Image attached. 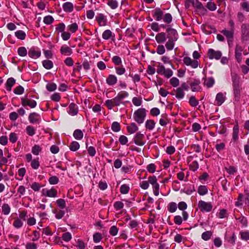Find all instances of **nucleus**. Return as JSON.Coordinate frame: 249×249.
<instances>
[{
    "label": "nucleus",
    "instance_id": "nucleus-40",
    "mask_svg": "<svg viewBox=\"0 0 249 249\" xmlns=\"http://www.w3.org/2000/svg\"><path fill=\"white\" fill-rule=\"evenodd\" d=\"M112 36V33L110 30H105L102 34V37L106 40L109 39Z\"/></svg>",
    "mask_w": 249,
    "mask_h": 249
},
{
    "label": "nucleus",
    "instance_id": "nucleus-39",
    "mask_svg": "<svg viewBox=\"0 0 249 249\" xmlns=\"http://www.w3.org/2000/svg\"><path fill=\"white\" fill-rule=\"evenodd\" d=\"M176 40H173L168 39V40L165 44V47L168 50H172L173 49L175 46V42Z\"/></svg>",
    "mask_w": 249,
    "mask_h": 249
},
{
    "label": "nucleus",
    "instance_id": "nucleus-49",
    "mask_svg": "<svg viewBox=\"0 0 249 249\" xmlns=\"http://www.w3.org/2000/svg\"><path fill=\"white\" fill-rule=\"evenodd\" d=\"M189 103L191 106L192 107H195L198 104V101L196 99L195 96H191L189 101Z\"/></svg>",
    "mask_w": 249,
    "mask_h": 249
},
{
    "label": "nucleus",
    "instance_id": "nucleus-7",
    "mask_svg": "<svg viewBox=\"0 0 249 249\" xmlns=\"http://www.w3.org/2000/svg\"><path fill=\"white\" fill-rule=\"evenodd\" d=\"M21 100V104L22 106L24 107L28 106L31 108H34L36 106V102L34 100H31L28 99L27 95H26L24 97L22 98Z\"/></svg>",
    "mask_w": 249,
    "mask_h": 249
},
{
    "label": "nucleus",
    "instance_id": "nucleus-22",
    "mask_svg": "<svg viewBox=\"0 0 249 249\" xmlns=\"http://www.w3.org/2000/svg\"><path fill=\"white\" fill-rule=\"evenodd\" d=\"M60 51L62 54L65 55H70L72 53L71 49L67 46H62Z\"/></svg>",
    "mask_w": 249,
    "mask_h": 249
},
{
    "label": "nucleus",
    "instance_id": "nucleus-61",
    "mask_svg": "<svg viewBox=\"0 0 249 249\" xmlns=\"http://www.w3.org/2000/svg\"><path fill=\"white\" fill-rule=\"evenodd\" d=\"M218 216L221 219L227 217V211L224 209L220 210L218 213Z\"/></svg>",
    "mask_w": 249,
    "mask_h": 249
},
{
    "label": "nucleus",
    "instance_id": "nucleus-33",
    "mask_svg": "<svg viewBox=\"0 0 249 249\" xmlns=\"http://www.w3.org/2000/svg\"><path fill=\"white\" fill-rule=\"evenodd\" d=\"M239 127L237 124L235 125L233 128L232 138L234 141L238 139Z\"/></svg>",
    "mask_w": 249,
    "mask_h": 249
},
{
    "label": "nucleus",
    "instance_id": "nucleus-29",
    "mask_svg": "<svg viewBox=\"0 0 249 249\" xmlns=\"http://www.w3.org/2000/svg\"><path fill=\"white\" fill-rule=\"evenodd\" d=\"M176 97L178 99H182L185 95V93L181 88H178L176 90Z\"/></svg>",
    "mask_w": 249,
    "mask_h": 249
},
{
    "label": "nucleus",
    "instance_id": "nucleus-53",
    "mask_svg": "<svg viewBox=\"0 0 249 249\" xmlns=\"http://www.w3.org/2000/svg\"><path fill=\"white\" fill-rule=\"evenodd\" d=\"M102 239V235L100 233L96 232L93 236V239L95 243L99 242Z\"/></svg>",
    "mask_w": 249,
    "mask_h": 249
},
{
    "label": "nucleus",
    "instance_id": "nucleus-14",
    "mask_svg": "<svg viewBox=\"0 0 249 249\" xmlns=\"http://www.w3.org/2000/svg\"><path fill=\"white\" fill-rule=\"evenodd\" d=\"M29 120L31 123H39L40 122V116L38 114L33 112L29 115Z\"/></svg>",
    "mask_w": 249,
    "mask_h": 249
},
{
    "label": "nucleus",
    "instance_id": "nucleus-19",
    "mask_svg": "<svg viewBox=\"0 0 249 249\" xmlns=\"http://www.w3.org/2000/svg\"><path fill=\"white\" fill-rule=\"evenodd\" d=\"M166 39V34L164 32L158 33L155 37V39L158 43L164 42Z\"/></svg>",
    "mask_w": 249,
    "mask_h": 249
},
{
    "label": "nucleus",
    "instance_id": "nucleus-27",
    "mask_svg": "<svg viewBox=\"0 0 249 249\" xmlns=\"http://www.w3.org/2000/svg\"><path fill=\"white\" fill-rule=\"evenodd\" d=\"M127 130L129 134H133L138 130V127L134 123H133L130 125L127 126Z\"/></svg>",
    "mask_w": 249,
    "mask_h": 249
},
{
    "label": "nucleus",
    "instance_id": "nucleus-9",
    "mask_svg": "<svg viewBox=\"0 0 249 249\" xmlns=\"http://www.w3.org/2000/svg\"><path fill=\"white\" fill-rule=\"evenodd\" d=\"M120 104L121 103L116 97L112 99L107 100L105 103L108 109H111L114 107L119 106Z\"/></svg>",
    "mask_w": 249,
    "mask_h": 249
},
{
    "label": "nucleus",
    "instance_id": "nucleus-63",
    "mask_svg": "<svg viewBox=\"0 0 249 249\" xmlns=\"http://www.w3.org/2000/svg\"><path fill=\"white\" fill-rule=\"evenodd\" d=\"M118 232V229L116 226H112L111 227L110 230H109V233L112 236H114L116 235Z\"/></svg>",
    "mask_w": 249,
    "mask_h": 249
},
{
    "label": "nucleus",
    "instance_id": "nucleus-28",
    "mask_svg": "<svg viewBox=\"0 0 249 249\" xmlns=\"http://www.w3.org/2000/svg\"><path fill=\"white\" fill-rule=\"evenodd\" d=\"M43 66L47 70H50L53 66V62L51 60H45L42 61Z\"/></svg>",
    "mask_w": 249,
    "mask_h": 249
},
{
    "label": "nucleus",
    "instance_id": "nucleus-3",
    "mask_svg": "<svg viewBox=\"0 0 249 249\" xmlns=\"http://www.w3.org/2000/svg\"><path fill=\"white\" fill-rule=\"evenodd\" d=\"M198 207L201 212H210L213 209V205L211 202H206L203 200L198 201Z\"/></svg>",
    "mask_w": 249,
    "mask_h": 249
},
{
    "label": "nucleus",
    "instance_id": "nucleus-4",
    "mask_svg": "<svg viewBox=\"0 0 249 249\" xmlns=\"http://www.w3.org/2000/svg\"><path fill=\"white\" fill-rule=\"evenodd\" d=\"M148 182L153 186L154 194L158 196L159 194L160 185L157 183V179L155 176H150L148 179Z\"/></svg>",
    "mask_w": 249,
    "mask_h": 249
},
{
    "label": "nucleus",
    "instance_id": "nucleus-55",
    "mask_svg": "<svg viewBox=\"0 0 249 249\" xmlns=\"http://www.w3.org/2000/svg\"><path fill=\"white\" fill-rule=\"evenodd\" d=\"M24 88L21 86H18L14 89V92L16 94L20 95L24 92Z\"/></svg>",
    "mask_w": 249,
    "mask_h": 249
},
{
    "label": "nucleus",
    "instance_id": "nucleus-18",
    "mask_svg": "<svg viewBox=\"0 0 249 249\" xmlns=\"http://www.w3.org/2000/svg\"><path fill=\"white\" fill-rule=\"evenodd\" d=\"M200 82L198 80H194L193 82H192L190 84V86L191 88V89L193 91H198L200 89V87L199 86Z\"/></svg>",
    "mask_w": 249,
    "mask_h": 249
},
{
    "label": "nucleus",
    "instance_id": "nucleus-50",
    "mask_svg": "<svg viewBox=\"0 0 249 249\" xmlns=\"http://www.w3.org/2000/svg\"><path fill=\"white\" fill-rule=\"evenodd\" d=\"M41 151V148L38 145H34L32 149V152L35 155H38Z\"/></svg>",
    "mask_w": 249,
    "mask_h": 249
},
{
    "label": "nucleus",
    "instance_id": "nucleus-41",
    "mask_svg": "<svg viewBox=\"0 0 249 249\" xmlns=\"http://www.w3.org/2000/svg\"><path fill=\"white\" fill-rule=\"evenodd\" d=\"M69 147L71 151H75L79 148L80 145L78 142L73 141L70 144Z\"/></svg>",
    "mask_w": 249,
    "mask_h": 249
},
{
    "label": "nucleus",
    "instance_id": "nucleus-54",
    "mask_svg": "<svg viewBox=\"0 0 249 249\" xmlns=\"http://www.w3.org/2000/svg\"><path fill=\"white\" fill-rule=\"evenodd\" d=\"M26 130L27 134L30 136H32L35 134V129L32 126H27Z\"/></svg>",
    "mask_w": 249,
    "mask_h": 249
},
{
    "label": "nucleus",
    "instance_id": "nucleus-11",
    "mask_svg": "<svg viewBox=\"0 0 249 249\" xmlns=\"http://www.w3.org/2000/svg\"><path fill=\"white\" fill-rule=\"evenodd\" d=\"M166 32L168 33V35L167 37L171 40L177 41L178 37V33L177 31L171 28H167L166 29Z\"/></svg>",
    "mask_w": 249,
    "mask_h": 249
},
{
    "label": "nucleus",
    "instance_id": "nucleus-36",
    "mask_svg": "<svg viewBox=\"0 0 249 249\" xmlns=\"http://www.w3.org/2000/svg\"><path fill=\"white\" fill-rule=\"evenodd\" d=\"M205 7L211 11H215L217 8L216 4L211 0L207 2Z\"/></svg>",
    "mask_w": 249,
    "mask_h": 249
},
{
    "label": "nucleus",
    "instance_id": "nucleus-52",
    "mask_svg": "<svg viewBox=\"0 0 249 249\" xmlns=\"http://www.w3.org/2000/svg\"><path fill=\"white\" fill-rule=\"evenodd\" d=\"M54 20L53 18L51 16H47L44 18L43 22L46 24H51Z\"/></svg>",
    "mask_w": 249,
    "mask_h": 249
},
{
    "label": "nucleus",
    "instance_id": "nucleus-34",
    "mask_svg": "<svg viewBox=\"0 0 249 249\" xmlns=\"http://www.w3.org/2000/svg\"><path fill=\"white\" fill-rule=\"evenodd\" d=\"M197 192L200 195L203 196L207 194L208 189L206 186L200 185L198 187Z\"/></svg>",
    "mask_w": 249,
    "mask_h": 249
},
{
    "label": "nucleus",
    "instance_id": "nucleus-57",
    "mask_svg": "<svg viewBox=\"0 0 249 249\" xmlns=\"http://www.w3.org/2000/svg\"><path fill=\"white\" fill-rule=\"evenodd\" d=\"M57 205L61 209H64L66 207V202L64 199L60 198L56 200Z\"/></svg>",
    "mask_w": 249,
    "mask_h": 249
},
{
    "label": "nucleus",
    "instance_id": "nucleus-2",
    "mask_svg": "<svg viewBox=\"0 0 249 249\" xmlns=\"http://www.w3.org/2000/svg\"><path fill=\"white\" fill-rule=\"evenodd\" d=\"M145 116L146 110L144 108H139L134 113V119L139 124L143 123Z\"/></svg>",
    "mask_w": 249,
    "mask_h": 249
},
{
    "label": "nucleus",
    "instance_id": "nucleus-15",
    "mask_svg": "<svg viewBox=\"0 0 249 249\" xmlns=\"http://www.w3.org/2000/svg\"><path fill=\"white\" fill-rule=\"evenodd\" d=\"M242 51V47L238 44L236 45L235 49V56L238 62H240V61H241Z\"/></svg>",
    "mask_w": 249,
    "mask_h": 249
},
{
    "label": "nucleus",
    "instance_id": "nucleus-32",
    "mask_svg": "<svg viewBox=\"0 0 249 249\" xmlns=\"http://www.w3.org/2000/svg\"><path fill=\"white\" fill-rule=\"evenodd\" d=\"M73 135L76 140H81L83 137V133L80 129H76L74 131Z\"/></svg>",
    "mask_w": 249,
    "mask_h": 249
},
{
    "label": "nucleus",
    "instance_id": "nucleus-44",
    "mask_svg": "<svg viewBox=\"0 0 249 249\" xmlns=\"http://www.w3.org/2000/svg\"><path fill=\"white\" fill-rule=\"evenodd\" d=\"M163 21L167 24H169L172 20V16L170 13H166L163 17Z\"/></svg>",
    "mask_w": 249,
    "mask_h": 249
},
{
    "label": "nucleus",
    "instance_id": "nucleus-38",
    "mask_svg": "<svg viewBox=\"0 0 249 249\" xmlns=\"http://www.w3.org/2000/svg\"><path fill=\"white\" fill-rule=\"evenodd\" d=\"M107 4L112 9H115L118 6V2L116 0H107Z\"/></svg>",
    "mask_w": 249,
    "mask_h": 249
},
{
    "label": "nucleus",
    "instance_id": "nucleus-5",
    "mask_svg": "<svg viewBox=\"0 0 249 249\" xmlns=\"http://www.w3.org/2000/svg\"><path fill=\"white\" fill-rule=\"evenodd\" d=\"M241 39L243 41H247L249 39V25L243 24L241 27Z\"/></svg>",
    "mask_w": 249,
    "mask_h": 249
},
{
    "label": "nucleus",
    "instance_id": "nucleus-21",
    "mask_svg": "<svg viewBox=\"0 0 249 249\" xmlns=\"http://www.w3.org/2000/svg\"><path fill=\"white\" fill-rule=\"evenodd\" d=\"M69 113L72 116L76 115L78 113V107L74 103H71L69 106Z\"/></svg>",
    "mask_w": 249,
    "mask_h": 249
},
{
    "label": "nucleus",
    "instance_id": "nucleus-43",
    "mask_svg": "<svg viewBox=\"0 0 249 249\" xmlns=\"http://www.w3.org/2000/svg\"><path fill=\"white\" fill-rule=\"evenodd\" d=\"M112 61L116 66H119L122 63L121 57L117 55H115L113 56V57L112 58Z\"/></svg>",
    "mask_w": 249,
    "mask_h": 249
},
{
    "label": "nucleus",
    "instance_id": "nucleus-51",
    "mask_svg": "<svg viewBox=\"0 0 249 249\" xmlns=\"http://www.w3.org/2000/svg\"><path fill=\"white\" fill-rule=\"evenodd\" d=\"M18 54L20 56H25L27 55V50L24 47H19L18 50Z\"/></svg>",
    "mask_w": 249,
    "mask_h": 249
},
{
    "label": "nucleus",
    "instance_id": "nucleus-59",
    "mask_svg": "<svg viewBox=\"0 0 249 249\" xmlns=\"http://www.w3.org/2000/svg\"><path fill=\"white\" fill-rule=\"evenodd\" d=\"M56 85L55 83H52L46 85V89L49 91H53L56 89Z\"/></svg>",
    "mask_w": 249,
    "mask_h": 249
},
{
    "label": "nucleus",
    "instance_id": "nucleus-46",
    "mask_svg": "<svg viewBox=\"0 0 249 249\" xmlns=\"http://www.w3.org/2000/svg\"><path fill=\"white\" fill-rule=\"evenodd\" d=\"M177 209V206L175 202H171L168 206V210L170 213H174Z\"/></svg>",
    "mask_w": 249,
    "mask_h": 249
},
{
    "label": "nucleus",
    "instance_id": "nucleus-1",
    "mask_svg": "<svg viewBox=\"0 0 249 249\" xmlns=\"http://www.w3.org/2000/svg\"><path fill=\"white\" fill-rule=\"evenodd\" d=\"M231 77L235 100L238 102L239 101L242 90L240 84V77L235 73L232 74Z\"/></svg>",
    "mask_w": 249,
    "mask_h": 249
},
{
    "label": "nucleus",
    "instance_id": "nucleus-48",
    "mask_svg": "<svg viewBox=\"0 0 249 249\" xmlns=\"http://www.w3.org/2000/svg\"><path fill=\"white\" fill-rule=\"evenodd\" d=\"M111 129L114 132H119L120 130V125L119 123L117 122H113L111 125Z\"/></svg>",
    "mask_w": 249,
    "mask_h": 249
},
{
    "label": "nucleus",
    "instance_id": "nucleus-35",
    "mask_svg": "<svg viewBox=\"0 0 249 249\" xmlns=\"http://www.w3.org/2000/svg\"><path fill=\"white\" fill-rule=\"evenodd\" d=\"M11 208L8 204L4 203L2 206V212L5 215H8L10 213Z\"/></svg>",
    "mask_w": 249,
    "mask_h": 249
},
{
    "label": "nucleus",
    "instance_id": "nucleus-58",
    "mask_svg": "<svg viewBox=\"0 0 249 249\" xmlns=\"http://www.w3.org/2000/svg\"><path fill=\"white\" fill-rule=\"evenodd\" d=\"M62 238L64 241L68 242L71 239V235L69 232H65L62 234Z\"/></svg>",
    "mask_w": 249,
    "mask_h": 249
},
{
    "label": "nucleus",
    "instance_id": "nucleus-47",
    "mask_svg": "<svg viewBox=\"0 0 249 249\" xmlns=\"http://www.w3.org/2000/svg\"><path fill=\"white\" fill-rule=\"evenodd\" d=\"M78 26L76 23H72L68 26V30L72 33H75L78 29Z\"/></svg>",
    "mask_w": 249,
    "mask_h": 249
},
{
    "label": "nucleus",
    "instance_id": "nucleus-60",
    "mask_svg": "<svg viewBox=\"0 0 249 249\" xmlns=\"http://www.w3.org/2000/svg\"><path fill=\"white\" fill-rule=\"evenodd\" d=\"M65 28V25L63 23H60L58 24L55 30L58 33L63 32Z\"/></svg>",
    "mask_w": 249,
    "mask_h": 249
},
{
    "label": "nucleus",
    "instance_id": "nucleus-25",
    "mask_svg": "<svg viewBox=\"0 0 249 249\" xmlns=\"http://www.w3.org/2000/svg\"><path fill=\"white\" fill-rule=\"evenodd\" d=\"M221 33L228 39H232L233 37L234 30L233 29H231L230 30L225 29L222 30Z\"/></svg>",
    "mask_w": 249,
    "mask_h": 249
},
{
    "label": "nucleus",
    "instance_id": "nucleus-45",
    "mask_svg": "<svg viewBox=\"0 0 249 249\" xmlns=\"http://www.w3.org/2000/svg\"><path fill=\"white\" fill-rule=\"evenodd\" d=\"M129 189V187L127 185L124 184L121 185L120 187V192L122 194H127L128 193Z\"/></svg>",
    "mask_w": 249,
    "mask_h": 249
},
{
    "label": "nucleus",
    "instance_id": "nucleus-64",
    "mask_svg": "<svg viewBox=\"0 0 249 249\" xmlns=\"http://www.w3.org/2000/svg\"><path fill=\"white\" fill-rule=\"evenodd\" d=\"M170 83L172 86L177 87L179 85V80L176 77H173L170 79Z\"/></svg>",
    "mask_w": 249,
    "mask_h": 249
},
{
    "label": "nucleus",
    "instance_id": "nucleus-6",
    "mask_svg": "<svg viewBox=\"0 0 249 249\" xmlns=\"http://www.w3.org/2000/svg\"><path fill=\"white\" fill-rule=\"evenodd\" d=\"M207 54L210 59L219 60L222 56V53L220 51H216L213 49L208 50Z\"/></svg>",
    "mask_w": 249,
    "mask_h": 249
},
{
    "label": "nucleus",
    "instance_id": "nucleus-31",
    "mask_svg": "<svg viewBox=\"0 0 249 249\" xmlns=\"http://www.w3.org/2000/svg\"><path fill=\"white\" fill-rule=\"evenodd\" d=\"M128 96V93L125 91L120 92L116 96L120 102L121 103L122 100Z\"/></svg>",
    "mask_w": 249,
    "mask_h": 249
},
{
    "label": "nucleus",
    "instance_id": "nucleus-42",
    "mask_svg": "<svg viewBox=\"0 0 249 249\" xmlns=\"http://www.w3.org/2000/svg\"><path fill=\"white\" fill-rule=\"evenodd\" d=\"M212 235V232L211 231H206L202 234L201 237L204 240L207 241L211 238Z\"/></svg>",
    "mask_w": 249,
    "mask_h": 249
},
{
    "label": "nucleus",
    "instance_id": "nucleus-62",
    "mask_svg": "<svg viewBox=\"0 0 249 249\" xmlns=\"http://www.w3.org/2000/svg\"><path fill=\"white\" fill-rule=\"evenodd\" d=\"M116 72L118 75H123L125 72V69L123 67H117L115 68Z\"/></svg>",
    "mask_w": 249,
    "mask_h": 249
},
{
    "label": "nucleus",
    "instance_id": "nucleus-24",
    "mask_svg": "<svg viewBox=\"0 0 249 249\" xmlns=\"http://www.w3.org/2000/svg\"><path fill=\"white\" fill-rule=\"evenodd\" d=\"M63 8L64 11L71 12L73 9V5L71 2H66L63 4Z\"/></svg>",
    "mask_w": 249,
    "mask_h": 249
},
{
    "label": "nucleus",
    "instance_id": "nucleus-12",
    "mask_svg": "<svg viewBox=\"0 0 249 249\" xmlns=\"http://www.w3.org/2000/svg\"><path fill=\"white\" fill-rule=\"evenodd\" d=\"M163 12L159 8H156L153 11V17L156 20L160 21L163 18Z\"/></svg>",
    "mask_w": 249,
    "mask_h": 249
},
{
    "label": "nucleus",
    "instance_id": "nucleus-8",
    "mask_svg": "<svg viewBox=\"0 0 249 249\" xmlns=\"http://www.w3.org/2000/svg\"><path fill=\"white\" fill-rule=\"evenodd\" d=\"M184 64L187 66H190L193 69L198 67L199 63L196 60H193L189 57H184L183 59Z\"/></svg>",
    "mask_w": 249,
    "mask_h": 249
},
{
    "label": "nucleus",
    "instance_id": "nucleus-17",
    "mask_svg": "<svg viewBox=\"0 0 249 249\" xmlns=\"http://www.w3.org/2000/svg\"><path fill=\"white\" fill-rule=\"evenodd\" d=\"M28 55L32 58L36 59L40 57L41 52L38 51H36L34 48H32L28 52Z\"/></svg>",
    "mask_w": 249,
    "mask_h": 249
},
{
    "label": "nucleus",
    "instance_id": "nucleus-20",
    "mask_svg": "<svg viewBox=\"0 0 249 249\" xmlns=\"http://www.w3.org/2000/svg\"><path fill=\"white\" fill-rule=\"evenodd\" d=\"M107 83L110 85H114L117 82V77L113 74H109L106 79Z\"/></svg>",
    "mask_w": 249,
    "mask_h": 249
},
{
    "label": "nucleus",
    "instance_id": "nucleus-16",
    "mask_svg": "<svg viewBox=\"0 0 249 249\" xmlns=\"http://www.w3.org/2000/svg\"><path fill=\"white\" fill-rule=\"evenodd\" d=\"M96 19L100 26H105L107 24V19L103 14H99L96 17Z\"/></svg>",
    "mask_w": 249,
    "mask_h": 249
},
{
    "label": "nucleus",
    "instance_id": "nucleus-23",
    "mask_svg": "<svg viewBox=\"0 0 249 249\" xmlns=\"http://www.w3.org/2000/svg\"><path fill=\"white\" fill-rule=\"evenodd\" d=\"M16 83V80L13 78L10 77L8 78L6 83V88L7 90L9 91H11L12 90V87L14 85V84Z\"/></svg>",
    "mask_w": 249,
    "mask_h": 249
},
{
    "label": "nucleus",
    "instance_id": "nucleus-13",
    "mask_svg": "<svg viewBox=\"0 0 249 249\" xmlns=\"http://www.w3.org/2000/svg\"><path fill=\"white\" fill-rule=\"evenodd\" d=\"M42 192L43 195L48 197H54L57 196V191L54 188H51L50 190L43 189Z\"/></svg>",
    "mask_w": 249,
    "mask_h": 249
},
{
    "label": "nucleus",
    "instance_id": "nucleus-26",
    "mask_svg": "<svg viewBox=\"0 0 249 249\" xmlns=\"http://www.w3.org/2000/svg\"><path fill=\"white\" fill-rule=\"evenodd\" d=\"M215 100L217 101V105L220 106L225 101V97L222 93L219 92L217 94Z\"/></svg>",
    "mask_w": 249,
    "mask_h": 249
},
{
    "label": "nucleus",
    "instance_id": "nucleus-10",
    "mask_svg": "<svg viewBox=\"0 0 249 249\" xmlns=\"http://www.w3.org/2000/svg\"><path fill=\"white\" fill-rule=\"evenodd\" d=\"M144 138V136L143 134L137 133L133 138L134 142L136 144L139 146H142L145 143L143 141Z\"/></svg>",
    "mask_w": 249,
    "mask_h": 249
},
{
    "label": "nucleus",
    "instance_id": "nucleus-37",
    "mask_svg": "<svg viewBox=\"0 0 249 249\" xmlns=\"http://www.w3.org/2000/svg\"><path fill=\"white\" fill-rule=\"evenodd\" d=\"M15 36L19 39L23 40L26 36V34L22 30H18L15 32Z\"/></svg>",
    "mask_w": 249,
    "mask_h": 249
},
{
    "label": "nucleus",
    "instance_id": "nucleus-30",
    "mask_svg": "<svg viewBox=\"0 0 249 249\" xmlns=\"http://www.w3.org/2000/svg\"><path fill=\"white\" fill-rule=\"evenodd\" d=\"M155 125V123L152 120H148L145 123V127L149 130H152L154 128Z\"/></svg>",
    "mask_w": 249,
    "mask_h": 249
},
{
    "label": "nucleus",
    "instance_id": "nucleus-56",
    "mask_svg": "<svg viewBox=\"0 0 249 249\" xmlns=\"http://www.w3.org/2000/svg\"><path fill=\"white\" fill-rule=\"evenodd\" d=\"M192 5L197 10H199L201 8V7L204 6L202 3L198 0H196L195 1H193L192 2Z\"/></svg>",
    "mask_w": 249,
    "mask_h": 249
}]
</instances>
